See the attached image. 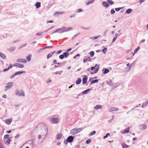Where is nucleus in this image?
Segmentation results:
<instances>
[{
    "instance_id": "6e6d98bb",
    "label": "nucleus",
    "mask_w": 148,
    "mask_h": 148,
    "mask_svg": "<svg viewBox=\"0 0 148 148\" xmlns=\"http://www.w3.org/2000/svg\"><path fill=\"white\" fill-rule=\"evenodd\" d=\"M99 69V65H98L97 66V67L95 69V70L97 72H98Z\"/></svg>"
},
{
    "instance_id": "a18cd8bd",
    "label": "nucleus",
    "mask_w": 148,
    "mask_h": 148,
    "mask_svg": "<svg viewBox=\"0 0 148 148\" xmlns=\"http://www.w3.org/2000/svg\"><path fill=\"white\" fill-rule=\"evenodd\" d=\"M123 8V7H120V8H115V10L116 11H119L120 10L122 9Z\"/></svg>"
},
{
    "instance_id": "37998d69",
    "label": "nucleus",
    "mask_w": 148,
    "mask_h": 148,
    "mask_svg": "<svg viewBox=\"0 0 148 148\" xmlns=\"http://www.w3.org/2000/svg\"><path fill=\"white\" fill-rule=\"evenodd\" d=\"M57 60H53L52 63L51 64V65L53 66L55 65V64H57Z\"/></svg>"
},
{
    "instance_id": "39448f33",
    "label": "nucleus",
    "mask_w": 148,
    "mask_h": 148,
    "mask_svg": "<svg viewBox=\"0 0 148 148\" xmlns=\"http://www.w3.org/2000/svg\"><path fill=\"white\" fill-rule=\"evenodd\" d=\"M4 140L5 143L7 145H8L10 144L11 140L10 138L9 135L6 134L5 135L4 138Z\"/></svg>"
},
{
    "instance_id": "4c0bfd02",
    "label": "nucleus",
    "mask_w": 148,
    "mask_h": 148,
    "mask_svg": "<svg viewBox=\"0 0 148 148\" xmlns=\"http://www.w3.org/2000/svg\"><path fill=\"white\" fill-rule=\"evenodd\" d=\"M147 106V104H146V102H144L143 103L141 106V107L142 108H144L145 106Z\"/></svg>"
},
{
    "instance_id": "bf43d9fd",
    "label": "nucleus",
    "mask_w": 148,
    "mask_h": 148,
    "mask_svg": "<svg viewBox=\"0 0 148 148\" xmlns=\"http://www.w3.org/2000/svg\"><path fill=\"white\" fill-rule=\"evenodd\" d=\"M58 12V14H63L64 13V11H61V12Z\"/></svg>"
},
{
    "instance_id": "9b49d317",
    "label": "nucleus",
    "mask_w": 148,
    "mask_h": 148,
    "mask_svg": "<svg viewBox=\"0 0 148 148\" xmlns=\"http://www.w3.org/2000/svg\"><path fill=\"white\" fill-rule=\"evenodd\" d=\"M87 77L86 75H84V77L82 79V84H85L87 82Z\"/></svg>"
},
{
    "instance_id": "a19ab883",
    "label": "nucleus",
    "mask_w": 148,
    "mask_h": 148,
    "mask_svg": "<svg viewBox=\"0 0 148 148\" xmlns=\"http://www.w3.org/2000/svg\"><path fill=\"white\" fill-rule=\"evenodd\" d=\"M107 51V49L106 47H105L102 50V52L104 53H105Z\"/></svg>"
},
{
    "instance_id": "f3484780",
    "label": "nucleus",
    "mask_w": 148,
    "mask_h": 148,
    "mask_svg": "<svg viewBox=\"0 0 148 148\" xmlns=\"http://www.w3.org/2000/svg\"><path fill=\"white\" fill-rule=\"evenodd\" d=\"M55 52V51H54L53 52H52L49 53L47 56V59H49L50 57H51L53 55V53Z\"/></svg>"
},
{
    "instance_id": "6ab92c4d",
    "label": "nucleus",
    "mask_w": 148,
    "mask_h": 148,
    "mask_svg": "<svg viewBox=\"0 0 148 148\" xmlns=\"http://www.w3.org/2000/svg\"><path fill=\"white\" fill-rule=\"evenodd\" d=\"M64 28H65V27H63V29ZM62 29L60 28V29H58L57 30H55V31L53 32L51 34H54V33H56V32H58L59 33V32H61L62 31Z\"/></svg>"
},
{
    "instance_id": "393cba45",
    "label": "nucleus",
    "mask_w": 148,
    "mask_h": 148,
    "mask_svg": "<svg viewBox=\"0 0 148 148\" xmlns=\"http://www.w3.org/2000/svg\"><path fill=\"white\" fill-rule=\"evenodd\" d=\"M94 1V0H89L87 2H86V4L87 5H88L90 3H93Z\"/></svg>"
},
{
    "instance_id": "052dcab7",
    "label": "nucleus",
    "mask_w": 148,
    "mask_h": 148,
    "mask_svg": "<svg viewBox=\"0 0 148 148\" xmlns=\"http://www.w3.org/2000/svg\"><path fill=\"white\" fill-rule=\"evenodd\" d=\"M82 29H86V30H88V29H90V27H88L87 28H84V27H82Z\"/></svg>"
},
{
    "instance_id": "f8f14e48",
    "label": "nucleus",
    "mask_w": 148,
    "mask_h": 148,
    "mask_svg": "<svg viewBox=\"0 0 148 148\" xmlns=\"http://www.w3.org/2000/svg\"><path fill=\"white\" fill-rule=\"evenodd\" d=\"M103 106L102 105H97L95 106L94 108L96 110H97L99 109H102L103 108Z\"/></svg>"
},
{
    "instance_id": "de8ad7c7",
    "label": "nucleus",
    "mask_w": 148,
    "mask_h": 148,
    "mask_svg": "<svg viewBox=\"0 0 148 148\" xmlns=\"http://www.w3.org/2000/svg\"><path fill=\"white\" fill-rule=\"evenodd\" d=\"M110 135V134L109 133H107L106 135L105 136L103 137V139H105L106 138H107L109 135Z\"/></svg>"
},
{
    "instance_id": "0eeeda50",
    "label": "nucleus",
    "mask_w": 148,
    "mask_h": 148,
    "mask_svg": "<svg viewBox=\"0 0 148 148\" xmlns=\"http://www.w3.org/2000/svg\"><path fill=\"white\" fill-rule=\"evenodd\" d=\"M119 108L116 107H110L109 108V110L108 111L111 112L113 113V112L114 111H119Z\"/></svg>"
},
{
    "instance_id": "6e6552de",
    "label": "nucleus",
    "mask_w": 148,
    "mask_h": 148,
    "mask_svg": "<svg viewBox=\"0 0 148 148\" xmlns=\"http://www.w3.org/2000/svg\"><path fill=\"white\" fill-rule=\"evenodd\" d=\"M13 83L10 82L7 84L6 86L5 87V90L6 91L9 89L11 88L13 85Z\"/></svg>"
},
{
    "instance_id": "3c124183",
    "label": "nucleus",
    "mask_w": 148,
    "mask_h": 148,
    "mask_svg": "<svg viewBox=\"0 0 148 148\" xmlns=\"http://www.w3.org/2000/svg\"><path fill=\"white\" fill-rule=\"evenodd\" d=\"M52 47H53V46H47V47H45V48L40 49V50H42V49H46V48H52Z\"/></svg>"
},
{
    "instance_id": "bb28decb",
    "label": "nucleus",
    "mask_w": 148,
    "mask_h": 148,
    "mask_svg": "<svg viewBox=\"0 0 148 148\" xmlns=\"http://www.w3.org/2000/svg\"><path fill=\"white\" fill-rule=\"evenodd\" d=\"M15 49V47H10V48L8 49V51H14Z\"/></svg>"
},
{
    "instance_id": "5701e85b",
    "label": "nucleus",
    "mask_w": 148,
    "mask_h": 148,
    "mask_svg": "<svg viewBox=\"0 0 148 148\" xmlns=\"http://www.w3.org/2000/svg\"><path fill=\"white\" fill-rule=\"evenodd\" d=\"M132 10L131 8L127 9L125 11V13L127 14H129L132 12Z\"/></svg>"
},
{
    "instance_id": "338daca9",
    "label": "nucleus",
    "mask_w": 148,
    "mask_h": 148,
    "mask_svg": "<svg viewBox=\"0 0 148 148\" xmlns=\"http://www.w3.org/2000/svg\"><path fill=\"white\" fill-rule=\"evenodd\" d=\"M58 12H56L54 14V16H58Z\"/></svg>"
},
{
    "instance_id": "cd10ccee",
    "label": "nucleus",
    "mask_w": 148,
    "mask_h": 148,
    "mask_svg": "<svg viewBox=\"0 0 148 148\" xmlns=\"http://www.w3.org/2000/svg\"><path fill=\"white\" fill-rule=\"evenodd\" d=\"M63 56L65 58H67L69 55V53L68 52H65L63 53Z\"/></svg>"
},
{
    "instance_id": "f03ea898",
    "label": "nucleus",
    "mask_w": 148,
    "mask_h": 148,
    "mask_svg": "<svg viewBox=\"0 0 148 148\" xmlns=\"http://www.w3.org/2000/svg\"><path fill=\"white\" fill-rule=\"evenodd\" d=\"M49 122L52 124H57L60 122V119L58 118H50L48 119Z\"/></svg>"
},
{
    "instance_id": "72a5a7b5",
    "label": "nucleus",
    "mask_w": 148,
    "mask_h": 148,
    "mask_svg": "<svg viewBox=\"0 0 148 148\" xmlns=\"http://www.w3.org/2000/svg\"><path fill=\"white\" fill-rule=\"evenodd\" d=\"M31 55H29L27 56L26 58V59L28 61H29L31 60Z\"/></svg>"
},
{
    "instance_id": "c03bdc74",
    "label": "nucleus",
    "mask_w": 148,
    "mask_h": 148,
    "mask_svg": "<svg viewBox=\"0 0 148 148\" xmlns=\"http://www.w3.org/2000/svg\"><path fill=\"white\" fill-rule=\"evenodd\" d=\"M77 130L78 133L80 132V131H82L84 129V128H76Z\"/></svg>"
},
{
    "instance_id": "423d86ee",
    "label": "nucleus",
    "mask_w": 148,
    "mask_h": 148,
    "mask_svg": "<svg viewBox=\"0 0 148 148\" xmlns=\"http://www.w3.org/2000/svg\"><path fill=\"white\" fill-rule=\"evenodd\" d=\"M15 95L18 96H24L25 94L23 91L21 90H17L15 92Z\"/></svg>"
},
{
    "instance_id": "864d4df0",
    "label": "nucleus",
    "mask_w": 148,
    "mask_h": 148,
    "mask_svg": "<svg viewBox=\"0 0 148 148\" xmlns=\"http://www.w3.org/2000/svg\"><path fill=\"white\" fill-rule=\"evenodd\" d=\"M91 141V139H88L86 140V144H88Z\"/></svg>"
},
{
    "instance_id": "20e7f679",
    "label": "nucleus",
    "mask_w": 148,
    "mask_h": 148,
    "mask_svg": "<svg viewBox=\"0 0 148 148\" xmlns=\"http://www.w3.org/2000/svg\"><path fill=\"white\" fill-rule=\"evenodd\" d=\"M74 140V137L72 136H68L66 139L64 140V143L67 144L68 143H71Z\"/></svg>"
},
{
    "instance_id": "a878e982",
    "label": "nucleus",
    "mask_w": 148,
    "mask_h": 148,
    "mask_svg": "<svg viewBox=\"0 0 148 148\" xmlns=\"http://www.w3.org/2000/svg\"><path fill=\"white\" fill-rule=\"evenodd\" d=\"M0 56L3 59H5L6 58L5 55L4 54L1 52H0Z\"/></svg>"
},
{
    "instance_id": "2f4dec72",
    "label": "nucleus",
    "mask_w": 148,
    "mask_h": 148,
    "mask_svg": "<svg viewBox=\"0 0 148 148\" xmlns=\"http://www.w3.org/2000/svg\"><path fill=\"white\" fill-rule=\"evenodd\" d=\"M98 81L99 80L97 79H95L93 80L90 82V85H91L92 84L94 83H97V82H98Z\"/></svg>"
},
{
    "instance_id": "8fccbe9b",
    "label": "nucleus",
    "mask_w": 148,
    "mask_h": 148,
    "mask_svg": "<svg viewBox=\"0 0 148 148\" xmlns=\"http://www.w3.org/2000/svg\"><path fill=\"white\" fill-rule=\"evenodd\" d=\"M90 56L91 57H93V56H94V54H95V53H94V51H91L90 53Z\"/></svg>"
},
{
    "instance_id": "c9c22d12",
    "label": "nucleus",
    "mask_w": 148,
    "mask_h": 148,
    "mask_svg": "<svg viewBox=\"0 0 148 148\" xmlns=\"http://www.w3.org/2000/svg\"><path fill=\"white\" fill-rule=\"evenodd\" d=\"M122 145L123 148H127L129 147V146L128 145H127L125 144H124V145L122 144Z\"/></svg>"
},
{
    "instance_id": "473e14b6",
    "label": "nucleus",
    "mask_w": 148,
    "mask_h": 148,
    "mask_svg": "<svg viewBox=\"0 0 148 148\" xmlns=\"http://www.w3.org/2000/svg\"><path fill=\"white\" fill-rule=\"evenodd\" d=\"M107 1L111 5H112L114 3V2L111 0H107Z\"/></svg>"
},
{
    "instance_id": "79ce46f5",
    "label": "nucleus",
    "mask_w": 148,
    "mask_h": 148,
    "mask_svg": "<svg viewBox=\"0 0 148 148\" xmlns=\"http://www.w3.org/2000/svg\"><path fill=\"white\" fill-rule=\"evenodd\" d=\"M18 67L21 68H22L24 67V65L23 64L19 63Z\"/></svg>"
},
{
    "instance_id": "2eb2a0df",
    "label": "nucleus",
    "mask_w": 148,
    "mask_h": 148,
    "mask_svg": "<svg viewBox=\"0 0 148 148\" xmlns=\"http://www.w3.org/2000/svg\"><path fill=\"white\" fill-rule=\"evenodd\" d=\"M141 127L140 129L142 130H145L146 129L147 126L145 124H143L140 126Z\"/></svg>"
},
{
    "instance_id": "aec40b11",
    "label": "nucleus",
    "mask_w": 148,
    "mask_h": 148,
    "mask_svg": "<svg viewBox=\"0 0 148 148\" xmlns=\"http://www.w3.org/2000/svg\"><path fill=\"white\" fill-rule=\"evenodd\" d=\"M12 64H10L8 66V67L7 68H6L5 69H4L3 70V71L4 72H5L6 71H8V70L9 69H10L11 68H12Z\"/></svg>"
},
{
    "instance_id": "58836bf2",
    "label": "nucleus",
    "mask_w": 148,
    "mask_h": 148,
    "mask_svg": "<svg viewBox=\"0 0 148 148\" xmlns=\"http://www.w3.org/2000/svg\"><path fill=\"white\" fill-rule=\"evenodd\" d=\"M96 133V131H93L90 134H89V136H92Z\"/></svg>"
},
{
    "instance_id": "4468645a",
    "label": "nucleus",
    "mask_w": 148,
    "mask_h": 148,
    "mask_svg": "<svg viewBox=\"0 0 148 148\" xmlns=\"http://www.w3.org/2000/svg\"><path fill=\"white\" fill-rule=\"evenodd\" d=\"M102 5L104 7L106 8L108 7L109 5V4L107 2L105 1L102 2Z\"/></svg>"
},
{
    "instance_id": "f704fd0d",
    "label": "nucleus",
    "mask_w": 148,
    "mask_h": 148,
    "mask_svg": "<svg viewBox=\"0 0 148 148\" xmlns=\"http://www.w3.org/2000/svg\"><path fill=\"white\" fill-rule=\"evenodd\" d=\"M109 71H110L108 69H107V68H105L104 69V74H106V73H109Z\"/></svg>"
},
{
    "instance_id": "1a4fd4ad",
    "label": "nucleus",
    "mask_w": 148,
    "mask_h": 148,
    "mask_svg": "<svg viewBox=\"0 0 148 148\" xmlns=\"http://www.w3.org/2000/svg\"><path fill=\"white\" fill-rule=\"evenodd\" d=\"M77 131V130L76 128L74 129L71 130V134L73 135H75L78 133Z\"/></svg>"
},
{
    "instance_id": "69168bd1",
    "label": "nucleus",
    "mask_w": 148,
    "mask_h": 148,
    "mask_svg": "<svg viewBox=\"0 0 148 148\" xmlns=\"http://www.w3.org/2000/svg\"><path fill=\"white\" fill-rule=\"evenodd\" d=\"M0 148H4L2 144L1 143V141L0 140Z\"/></svg>"
},
{
    "instance_id": "09e8293b",
    "label": "nucleus",
    "mask_w": 148,
    "mask_h": 148,
    "mask_svg": "<svg viewBox=\"0 0 148 148\" xmlns=\"http://www.w3.org/2000/svg\"><path fill=\"white\" fill-rule=\"evenodd\" d=\"M64 58V56L63 54L60 55L59 56V58L61 60L63 59Z\"/></svg>"
},
{
    "instance_id": "7ed1b4c3",
    "label": "nucleus",
    "mask_w": 148,
    "mask_h": 148,
    "mask_svg": "<svg viewBox=\"0 0 148 148\" xmlns=\"http://www.w3.org/2000/svg\"><path fill=\"white\" fill-rule=\"evenodd\" d=\"M28 146L30 148H33V143L32 141V140L27 141L26 143L23 145L20 148H24L25 146Z\"/></svg>"
},
{
    "instance_id": "c85d7f7f",
    "label": "nucleus",
    "mask_w": 148,
    "mask_h": 148,
    "mask_svg": "<svg viewBox=\"0 0 148 148\" xmlns=\"http://www.w3.org/2000/svg\"><path fill=\"white\" fill-rule=\"evenodd\" d=\"M90 90V89H88L86 90H85L82 92V94H85L87 93L88 92H89Z\"/></svg>"
},
{
    "instance_id": "c756f323",
    "label": "nucleus",
    "mask_w": 148,
    "mask_h": 148,
    "mask_svg": "<svg viewBox=\"0 0 148 148\" xmlns=\"http://www.w3.org/2000/svg\"><path fill=\"white\" fill-rule=\"evenodd\" d=\"M63 72L62 71H58L56 72L53 73L55 75H60Z\"/></svg>"
},
{
    "instance_id": "ea45409f",
    "label": "nucleus",
    "mask_w": 148,
    "mask_h": 148,
    "mask_svg": "<svg viewBox=\"0 0 148 148\" xmlns=\"http://www.w3.org/2000/svg\"><path fill=\"white\" fill-rule=\"evenodd\" d=\"M140 48V47L138 46L136 49L134 51V53H137L138 50Z\"/></svg>"
},
{
    "instance_id": "ddd939ff",
    "label": "nucleus",
    "mask_w": 148,
    "mask_h": 148,
    "mask_svg": "<svg viewBox=\"0 0 148 148\" xmlns=\"http://www.w3.org/2000/svg\"><path fill=\"white\" fill-rule=\"evenodd\" d=\"M17 61L19 62H22L23 63H26L27 61L25 59H19L17 60Z\"/></svg>"
},
{
    "instance_id": "b1692460",
    "label": "nucleus",
    "mask_w": 148,
    "mask_h": 148,
    "mask_svg": "<svg viewBox=\"0 0 148 148\" xmlns=\"http://www.w3.org/2000/svg\"><path fill=\"white\" fill-rule=\"evenodd\" d=\"M81 82V79L80 78H79L77 79L76 80V84L77 85L79 84Z\"/></svg>"
},
{
    "instance_id": "9d476101",
    "label": "nucleus",
    "mask_w": 148,
    "mask_h": 148,
    "mask_svg": "<svg viewBox=\"0 0 148 148\" xmlns=\"http://www.w3.org/2000/svg\"><path fill=\"white\" fill-rule=\"evenodd\" d=\"M12 118L8 119H7L5 120V123L7 125H9L11 123L12 121Z\"/></svg>"
},
{
    "instance_id": "e433bc0d",
    "label": "nucleus",
    "mask_w": 148,
    "mask_h": 148,
    "mask_svg": "<svg viewBox=\"0 0 148 148\" xmlns=\"http://www.w3.org/2000/svg\"><path fill=\"white\" fill-rule=\"evenodd\" d=\"M100 36H95L93 37H90V38L91 39L95 40L97 39L98 38H99Z\"/></svg>"
},
{
    "instance_id": "412c9836",
    "label": "nucleus",
    "mask_w": 148,
    "mask_h": 148,
    "mask_svg": "<svg viewBox=\"0 0 148 148\" xmlns=\"http://www.w3.org/2000/svg\"><path fill=\"white\" fill-rule=\"evenodd\" d=\"M130 129V127H128L127 129H126L123 130V132H122L124 134L125 133H127L129 132V129Z\"/></svg>"
},
{
    "instance_id": "e2e57ef3",
    "label": "nucleus",
    "mask_w": 148,
    "mask_h": 148,
    "mask_svg": "<svg viewBox=\"0 0 148 148\" xmlns=\"http://www.w3.org/2000/svg\"><path fill=\"white\" fill-rule=\"evenodd\" d=\"M41 3L40 2H38V8L40 7Z\"/></svg>"
},
{
    "instance_id": "680f3d73",
    "label": "nucleus",
    "mask_w": 148,
    "mask_h": 148,
    "mask_svg": "<svg viewBox=\"0 0 148 148\" xmlns=\"http://www.w3.org/2000/svg\"><path fill=\"white\" fill-rule=\"evenodd\" d=\"M18 64H19V63H15V64H13V66H16L17 67H18Z\"/></svg>"
},
{
    "instance_id": "a211bd4d",
    "label": "nucleus",
    "mask_w": 148,
    "mask_h": 148,
    "mask_svg": "<svg viewBox=\"0 0 148 148\" xmlns=\"http://www.w3.org/2000/svg\"><path fill=\"white\" fill-rule=\"evenodd\" d=\"M72 29V28L71 27H69V28L66 29L65 30H62V31L61 32H59V33H62V32H68L70 30H71Z\"/></svg>"
},
{
    "instance_id": "4d7b16f0",
    "label": "nucleus",
    "mask_w": 148,
    "mask_h": 148,
    "mask_svg": "<svg viewBox=\"0 0 148 148\" xmlns=\"http://www.w3.org/2000/svg\"><path fill=\"white\" fill-rule=\"evenodd\" d=\"M118 35H119V34H118L115 33V36L114 38L116 39L118 37Z\"/></svg>"
},
{
    "instance_id": "7c9ffc66",
    "label": "nucleus",
    "mask_w": 148,
    "mask_h": 148,
    "mask_svg": "<svg viewBox=\"0 0 148 148\" xmlns=\"http://www.w3.org/2000/svg\"><path fill=\"white\" fill-rule=\"evenodd\" d=\"M25 71H20L18 72H16L15 73L14 75H19L21 74H22L23 73H25Z\"/></svg>"
},
{
    "instance_id": "4be33fe9",
    "label": "nucleus",
    "mask_w": 148,
    "mask_h": 148,
    "mask_svg": "<svg viewBox=\"0 0 148 148\" xmlns=\"http://www.w3.org/2000/svg\"><path fill=\"white\" fill-rule=\"evenodd\" d=\"M62 136V134H59L56 135V138L58 139H60L61 138Z\"/></svg>"
},
{
    "instance_id": "dca6fc26",
    "label": "nucleus",
    "mask_w": 148,
    "mask_h": 148,
    "mask_svg": "<svg viewBox=\"0 0 148 148\" xmlns=\"http://www.w3.org/2000/svg\"><path fill=\"white\" fill-rule=\"evenodd\" d=\"M91 58L90 57H88L87 58L83 60V62L84 63H85L88 62H91Z\"/></svg>"
},
{
    "instance_id": "f257e3e1",
    "label": "nucleus",
    "mask_w": 148,
    "mask_h": 148,
    "mask_svg": "<svg viewBox=\"0 0 148 148\" xmlns=\"http://www.w3.org/2000/svg\"><path fill=\"white\" fill-rule=\"evenodd\" d=\"M38 127H41L40 130V134L38 137V143H42L46 138L48 132L47 128L44 124L41 123L38 125Z\"/></svg>"
},
{
    "instance_id": "0e129e2a",
    "label": "nucleus",
    "mask_w": 148,
    "mask_h": 148,
    "mask_svg": "<svg viewBox=\"0 0 148 148\" xmlns=\"http://www.w3.org/2000/svg\"><path fill=\"white\" fill-rule=\"evenodd\" d=\"M112 81H110V82H108L107 84L109 85H110L112 84Z\"/></svg>"
},
{
    "instance_id": "603ef678",
    "label": "nucleus",
    "mask_w": 148,
    "mask_h": 148,
    "mask_svg": "<svg viewBox=\"0 0 148 148\" xmlns=\"http://www.w3.org/2000/svg\"><path fill=\"white\" fill-rule=\"evenodd\" d=\"M115 12V11H114V9H111L110 12V13L112 14H114Z\"/></svg>"
},
{
    "instance_id": "49530a36",
    "label": "nucleus",
    "mask_w": 148,
    "mask_h": 148,
    "mask_svg": "<svg viewBox=\"0 0 148 148\" xmlns=\"http://www.w3.org/2000/svg\"><path fill=\"white\" fill-rule=\"evenodd\" d=\"M82 9H78L76 10V12L78 13L80 12H82Z\"/></svg>"
},
{
    "instance_id": "774afa93",
    "label": "nucleus",
    "mask_w": 148,
    "mask_h": 148,
    "mask_svg": "<svg viewBox=\"0 0 148 148\" xmlns=\"http://www.w3.org/2000/svg\"><path fill=\"white\" fill-rule=\"evenodd\" d=\"M75 14H74L72 15H70V18H71L75 17Z\"/></svg>"
},
{
    "instance_id": "13d9d810",
    "label": "nucleus",
    "mask_w": 148,
    "mask_h": 148,
    "mask_svg": "<svg viewBox=\"0 0 148 148\" xmlns=\"http://www.w3.org/2000/svg\"><path fill=\"white\" fill-rule=\"evenodd\" d=\"M80 34V33H78V34H76L75 35H74L72 38V39L73 40V39L75 37H76L77 36V35H79V34Z\"/></svg>"
},
{
    "instance_id": "5fc2aeb1",
    "label": "nucleus",
    "mask_w": 148,
    "mask_h": 148,
    "mask_svg": "<svg viewBox=\"0 0 148 148\" xmlns=\"http://www.w3.org/2000/svg\"><path fill=\"white\" fill-rule=\"evenodd\" d=\"M114 116H113L112 118L110 120H109L108 121V122H111L112 120H113L114 119Z\"/></svg>"
}]
</instances>
